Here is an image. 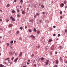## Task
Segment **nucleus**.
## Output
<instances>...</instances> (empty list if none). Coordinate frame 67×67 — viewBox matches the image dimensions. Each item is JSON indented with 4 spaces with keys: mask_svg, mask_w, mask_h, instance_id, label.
Returning <instances> with one entry per match:
<instances>
[{
    "mask_svg": "<svg viewBox=\"0 0 67 67\" xmlns=\"http://www.w3.org/2000/svg\"><path fill=\"white\" fill-rule=\"evenodd\" d=\"M52 52H50V55H52Z\"/></svg>",
    "mask_w": 67,
    "mask_h": 67,
    "instance_id": "nucleus-25",
    "label": "nucleus"
},
{
    "mask_svg": "<svg viewBox=\"0 0 67 67\" xmlns=\"http://www.w3.org/2000/svg\"><path fill=\"white\" fill-rule=\"evenodd\" d=\"M9 58H7L5 59V60H8V59H9Z\"/></svg>",
    "mask_w": 67,
    "mask_h": 67,
    "instance_id": "nucleus-19",
    "label": "nucleus"
},
{
    "mask_svg": "<svg viewBox=\"0 0 67 67\" xmlns=\"http://www.w3.org/2000/svg\"><path fill=\"white\" fill-rule=\"evenodd\" d=\"M14 54H15V52H13V55H14Z\"/></svg>",
    "mask_w": 67,
    "mask_h": 67,
    "instance_id": "nucleus-28",
    "label": "nucleus"
},
{
    "mask_svg": "<svg viewBox=\"0 0 67 67\" xmlns=\"http://www.w3.org/2000/svg\"><path fill=\"white\" fill-rule=\"evenodd\" d=\"M67 31L66 30H65V33H67Z\"/></svg>",
    "mask_w": 67,
    "mask_h": 67,
    "instance_id": "nucleus-41",
    "label": "nucleus"
},
{
    "mask_svg": "<svg viewBox=\"0 0 67 67\" xmlns=\"http://www.w3.org/2000/svg\"><path fill=\"white\" fill-rule=\"evenodd\" d=\"M55 27H56V26H53V28H55Z\"/></svg>",
    "mask_w": 67,
    "mask_h": 67,
    "instance_id": "nucleus-56",
    "label": "nucleus"
},
{
    "mask_svg": "<svg viewBox=\"0 0 67 67\" xmlns=\"http://www.w3.org/2000/svg\"><path fill=\"white\" fill-rule=\"evenodd\" d=\"M55 63H56V64H58V60H56L55 62Z\"/></svg>",
    "mask_w": 67,
    "mask_h": 67,
    "instance_id": "nucleus-12",
    "label": "nucleus"
},
{
    "mask_svg": "<svg viewBox=\"0 0 67 67\" xmlns=\"http://www.w3.org/2000/svg\"><path fill=\"white\" fill-rule=\"evenodd\" d=\"M36 15H40V14H39L38 13H36Z\"/></svg>",
    "mask_w": 67,
    "mask_h": 67,
    "instance_id": "nucleus-37",
    "label": "nucleus"
},
{
    "mask_svg": "<svg viewBox=\"0 0 67 67\" xmlns=\"http://www.w3.org/2000/svg\"><path fill=\"white\" fill-rule=\"evenodd\" d=\"M60 60L61 62L63 61V58L62 57H60Z\"/></svg>",
    "mask_w": 67,
    "mask_h": 67,
    "instance_id": "nucleus-6",
    "label": "nucleus"
},
{
    "mask_svg": "<svg viewBox=\"0 0 67 67\" xmlns=\"http://www.w3.org/2000/svg\"><path fill=\"white\" fill-rule=\"evenodd\" d=\"M34 54H32L31 55V57H33L34 56Z\"/></svg>",
    "mask_w": 67,
    "mask_h": 67,
    "instance_id": "nucleus-36",
    "label": "nucleus"
},
{
    "mask_svg": "<svg viewBox=\"0 0 67 67\" xmlns=\"http://www.w3.org/2000/svg\"><path fill=\"white\" fill-rule=\"evenodd\" d=\"M34 32H36V30L35 28H34Z\"/></svg>",
    "mask_w": 67,
    "mask_h": 67,
    "instance_id": "nucleus-20",
    "label": "nucleus"
},
{
    "mask_svg": "<svg viewBox=\"0 0 67 67\" xmlns=\"http://www.w3.org/2000/svg\"><path fill=\"white\" fill-rule=\"evenodd\" d=\"M23 67H26V66H23Z\"/></svg>",
    "mask_w": 67,
    "mask_h": 67,
    "instance_id": "nucleus-62",
    "label": "nucleus"
},
{
    "mask_svg": "<svg viewBox=\"0 0 67 67\" xmlns=\"http://www.w3.org/2000/svg\"><path fill=\"white\" fill-rule=\"evenodd\" d=\"M20 8L21 9V8H22V7H21V6H20Z\"/></svg>",
    "mask_w": 67,
    "mask_h": 67,
    "instance_id": "nucleus-61",
    "label": "nucleus"
},
{
    "mask_svg": "<svg viewBox=\"0 0 67 67\" xmlns=\"http://www.w3.org/2000/svg\"><path fill=\"white\" fill-rule=\"evenodd\" d=\"M42 14H45V12H42Z\"/></svg>",
    "mask_w": 67,
    "mask_h": 67,
    "instance_id": "nucleus-54",
    "label": "nucleus"
},
{
    "mask_svg": "<svg viewBox=\"0 0 67 67\" xmlns=\"http://www.w3.org/2000/svg\"><path fill=\"white\" fill-rule=\"evenodd\" d=\"M36 16H37L36 15H35L34 16V17L35 18H36Z\"/></svg>",
    "mask_w": 67,
    "mask_h": 67,
    "instance_id": "nucleus-34",
    "label": "nucleus"
},
{
    "mask_svg": "<svg viewBox=\"0 0 67 67\" xmlns=\"http://www.w3.org/2000/svg\"><path fill=\"white\" fill-rule=\"evenodd\" d=\"M39 22H42V20H39Z\"/></svg>",
    "mask_w": 67,
    "mask_h": 67,
    "instance_id": "nucleus-58",
    "label": "nucleus"
},
{
    "mask_svg": "<svg viewBox=\"0 0 67 67\" xmlns=\"http://www.w3.org/2000/svg\"><path fill=\"white\" fill-rule=\"evenodd\" d=\"M29 32H32V31H31V29H29Z\"/></svg>",
    "mask_w": 67,
    "mask_h": 67,
    "instance_id": "nucleus-35",
    "label": "nucleus"
},
{
    "mask_svg": "<svg viewBox=\"0 0 67 67\" xmlns=\"http://www.w3.org/2000/svg\"><path fill=\"white\" fill-rule=\"evenodd\" d=\"M9 21V19L8 18H7L6 20V22H8Z\"/></svg>",
    "mask_w": 67,
    "mask_h": 67,
    "instance_id": "nucleus-7",
    "label": "nucleus"
},
{
    "mask_svg": "<svg viewBox=\"0 0 67 67\" xmlns=\"http://www.w3.org/2000/svg\"><path fill=\"white\" fill-rule=\"evenodd\" d=\"M13 59H14V57H13L12 58H11L12 60H13Z\"/></svg>",
    "mask_w": 67,
    "mask_h": 67,
    "instance_id": "nucleus-42",
    "label": "nucleus"
},
{
    "mask_svg": "<svg viewBox=\"0 0 67 67\" xmlns=\"http://www.w3.org/2000/svg\"><path fill=\"white\" fill-rule=\"evenodd\" d=\"M23 0H21L20 1V3H21V4L23 3Z\"/></svg>",
    "mask_w": 67,
    "mask_h": 67,
    "instance_id": "nucleus-15",
    "label": "nucleus"
},
{
    "mask_svg": "<svg viewBox=\"0 0 67 67\" xmlns=\"http://www.w3.org/2000/svg\"><path fill=\"white\" fill-rule=\"evenodd\" d=\"M40 30H39L37 31V34H40Z\"/></svg>",
    "mask_w": 67,
    "mask_h": 67,
    "instance_id": "nucleus-13",
    "label": "nucleus"
},
{
    "mask_svg": "<svg viewBox=\"0 0 67 67\" xmlns=\"http://www.w3.org/2000/svg\"><path fill=\"white\" fill-rule=\"evenodd\" d=\"M22 52H21L19 54V57H21V56H22Z\"/></svg>",
    "mask_w": 67,
    "mask_h": 67,
    "instance_id": "nucleus-4",
    "label": "nucleus"
},
{
    "mask_svg": "<svg viewBox=\"0 0 67 67\" xmlns=\"http://www.w3.org/2000/svg\"><path fill=\"white\" fill-rule=\"evenodd\" d=\"M52 40H51V39H50L49 40L48 42L50 43V42H52Z\"/></svg>",
    "mask_w": 67,
    "mask_h": 67,
    "instance_id": "nucleus-17",
    "label": "nucleus"
},
{
    "mask_svg": "<svg viewBox=\"0 0 67 67\" xmlns=\"http://www.w3.org/2000/svg\"><path fill=\"white\" fill-rule=\"evenodd\" d=\"M0 30H3V29L2 28H1H1H0Z\"/></svg>",
    "mask_w": 67,
    "mask_h": 67,
    "instance_id": "nucleus-39",
    "label": "nucleus"
},
{
    "mask_svg": "<svg viewBox=\"0 0 67 67\" xmlns=\"http://www.w3.org/2000/svg\"><path fill=\"white\" fill-rule=\"evenodd\" d=\"M60 14H62V11L60 12Z\"/></svg>",
    "mask_w": 67,
    "mask_h": 67,
    "instance_id": "nucleus-52",
    "label": "nucleus"
},
{
    "mask_svg": "<svg viewBox=\"0 0 67 67\" xmlns=\"http://www.w3.org/2000/svg\"><path fill=\"white\" fill-rule=\"evenodd\" d=\"M10 6V4H7V8H9V6Z\"/></svg>",
    "mask_w": 67,
    "mask_h": 67,
    "instance_id": "nucleus-14",
    "label": "nucleus"
},
{
    "mask_svg": "<svg viewBox=\"0 0 67 67\" xmlns=\"http://www.w3.org/2000/svg\"><path fill=\"white\" fill-rule=\"evenodd\" d=\"M12 13H15V11L14 10H12Z\"/></svg>",
    "mask_w": 67,
    "mask_h": 67,
    "instance_id": "nucleus-22",
    "label": "nucleus"
},
{
    "mask_svg": "<svg viewBox=\"0 0 67 67\" xmlns=\"http://www.w3.org/2000/svg\"><path fill=\"white\" fill-rule=\"evenodd\" d=\"M25 11H24L23 10L22 12V13L23 14H25Z\"/></svg>",
    "mask_w": 67,
    "mask_h": 67,
    "instance_id": "nucleus-8",
    "label": "nucleus"
},
{
    "mask_svg": "<svg viewBox=\"0 0 67 67\" xmlns=\"http://www.w3.org/2000/svg\"><path fill=\"white\" fill-rule=\"evenodd\" d=\"M56 40H57V41H58V38H57L56 39Z\"/></svg>",
    "mask_w": 67,
    "mask_h": 67,
    "instance_id": "nucleus-63",
    "label": "nucleus"
},
{
    "mask_svg": "<svg viewBox=\"0 0 67 67\" xmlns=\"http://www.w3.org/2000/svg\"><path fill=\"white\" fill-rule=\"evenodd\" d=\"M9 55L10 56H12V53L9 52Z\"/></svg>",
    "mask_w": 67,
    "mask_h": 67,
    "instance_id": "nucleus-10",
    "label": "nucleus"
},
{
    "mask_svg": "<svg viewBox=\"0 0 67 67\" xmlns=\"http://www.w3.org/2000/svg\"><path fill=\"white\" fill-rule=\"evenodd\" d=\"M58 53V52H55V54H57Z\"/></svg>",
    "mask_w": 67,
    "mask_h": 67,
    "instance_id": "nucleus-48",
    "label": "nucleus"
},
{
    "mask_svg": "<svg viewBox=\"0 0 67 67\" xmlns=\"http://www.w3.org/2000/svg\"><path fill=\"white\" fill-rule=\"evenodd\" d=\"M0 67H3V65H2V64L0 65Z\"/></svg>",
    "mask_w": 67,
    "mask_h": 67,
    "instance_id": "nucleus-30",
    "label": "nucleus"
},
{
    "mask_svg": "<svg viewBox=\"0 0 67 67\" xmlns=\"http://www.w3.org/2000/svg\"><path fill=\"white\" fill-rule=\"evenodd\" d=\"M12 21H15V19L13 18L12 19Z\"/></svg>",
    "mask_w": 67,
    "mask_h": 67,
    "instance_id": "nucleus-21",
    "label": "nucleus"
},
{
    "mask_svg": "<svg viewBox=\"0 0 67 67\" xmlns=\"http://www.w3.org/2000/svg\"><path fill=\"white\" fill-rule=\"evenodd\" d=\"M18 59V58L16 59L14 61V62H17V60Z\"/></svg>",
    "mask_w": 67,
    "mask_h": 67,
    "instance_id": "nucleus-9",
    "label": "nucleus"
},
{
    "mask_svg": "<svg viewBox=\"0 0 67 67\" xmlns=\"http://www.w3.org/2000/svg\"><path fill=\"white\" fill-rule=\"evenodd\" d=\"M34 66H36V64H34Z\"/></svg>",
    "mask_w": 67,
    "mask_h": 67,
    "instance_id": "nucleus-51",
    "label": "nucleus"
},
{
    "mask_svg": "<svg viewBox=\"0 0 67 67\" xmlns=\"http://www.w3.org/2000/svg\"><path fill=\"white\" fill-rule=\"evenodd\" d=\"M60 5V7H63L64 5V3H62Z\"/></svg>",
    "mask_w": 67,
    "mask_h": 67,
    "instance_id": "nucleus-3",
    "label": "nucleus"
},
{
    "mask_svg": "<svg viewBox=\"0 0 67 67\" xmlns=\"http://www.w3.org/2000/svg\"><path fill=\"white\" fill-rule=\"evenodd\" d=\"M17 11L18 12H20V10H19V9H17Z\"/></svg>",
    "mask_w": 67,
    "mask_h": 67,
    "instance_id": "nucleus-38",
    "label": "nucleus"
},
{
    "mask_svg": "<svg viewBox=\"0 0 67 67\" xmlns=\"http://www.w3.org/2000/svg\"><path fill=\"white\" fill-rule=\"evenodd\" d=\"M16 42V41H14V43H15Z\"/></svg>",
    "mask_w": 67,
    "mask_h": 67,
    "instance_id": "nucleus-64",
    "label": "nucleus"
},
{
    "mask_svg": "<svg viewBox=\"0 0 67 67\" xmlns=\"http://www.w3.org/2000/svg\"><path fill=\"white\" fill-rule=\"evenodd\" d=\"M19 40H22V38H21V37H19Z\"/></svg>",
    "mask_w": 67,
    "mask_h": 67,
    "instance_id": "nucleus-46",
    "label": "nucleus"
},
{
    "mask_svg": "<svg viewBox=\"0 0 67 67\" xmlns=\"http://www.w3.org/2000/svg\"><path fill=\"white\" fill-rule=\"evenodd\" d=\"M60 19H62L63 18V16H61L60 17Z\"/></svg>",
    "mask_w": 67,
    "mask_h": 67,
    "instance_id": "nucleus-40",
    "label": "nucleus"
},
{
    "mask_svg": "<svg viewBox=\"0 0 67 67\" xmlns=\"http://www.w3.org/2000/svg\"><path fill=\"white\" fill-rule=\"evenodd\" d=\"M32 20H31L30 21V22H32Z\"/></svg>",
    "mask_w": 67,
    "mask_h": 67,
    "instance_id": "nucleus-57",
    "label": "nucleus"
},
{
    "mask_svg": "<svg viewBox=\"0 0 67 67\" xmlns=\"http://www.w3.org/2000/svg\"><path fill=\"white\" fill-rule=\"evenodd\" d=\"M20 30H22L23 29V27H20Z\"/></svg>",
    "mask_w": 67,
    "mask_h": 67,
    "instance_id": "nucleus-31",
    "label": "nucleus"
},
{
    "mask_svg": "<svg viewBox=\"0 0 67 67\" xmlns=\"http://www.w3.org/2000/svg\"><path fill=\"white\" fill-rule=\"evenodd\" d=\"M58 37H59L60 36V34H59L58 35Z\"/></svg>",
    "mask_w": 67,
    "mask_h": 67,
    "instance_id": "nucleus-43",
    "label": "nucleus"
},
{
    "mask_svg": "<svg viewBox=\"0 0 67 67\" xmlns=\"http://www.w3.org/2000/svg\"><path fill=\"white\" fill-rule=\"evenodd\" d=\"M51 48L52 50H53L54 49V45H52V46H51Z\"/></svg>",
    "mask_w": 67,
    "mask_h": 67,
    "instance_id": "nucleus-2",
    "label": "nucleus"
},
{
    "mask_svg": "<svg viewBox=\"0 0 67 67\" xmlns=\"http://www.w3.org/2000/svg\"><path fill=\"white\" fill-rule=\"evenodd\" d=\"M1 21H2V20L1 19H0V21L1 22Z\"/></svg>",
    "mask_w": 67,
    "mask_h": 67,
    "instance_id": "nucleus-50",
    "label": "nucleus"
},
{
    "mask_svg": "<svg viewBox=\"0 0 67 67\" xmlns=\"http://www.w3.org/2000/svg\"><path fill=\"white\" fill-rule=\"evenodd\" d=\"M64 3H65V4H66V1H64Z\"/></svg>",
    "mask_w": 67,
    "mask_h": 67,
    "instance_id": "nucleus-53",
    "label": "nucleus"
},
{
    "mask_svg": "<svg viewBox=\"0 0 67 67\" xmlns=\"http://www.w3.org/2000/svg\"><path fill=\"white\" fill-rule=\"evenodd\" d=\"M27 26H26L25 27V29H27Z\"/></svg>",
    "mask_w": 67,
    "mask_h": 67,
    "instance_id": "nucleus-49",
    "label": "nucleus"
},
{
    "mask_svg": "<svg viewBox=\"0 0 67 67\" xmlns=\"http://www.w3.org/2000/svg\"><path fill=\"white\" fill-rule=\"evenodd\" d=\"M17 17L18 18H19V17H20V15H19V14H18L17 15Z\"/></svg>",
    "mask_w": 67,
    "mask_h": 67,
    "instance_id": "nucleus-27",
    "label": "nucleus"
},
{
    "mask_svg": "<svg viewBox=\"0 0 67 67\" xmlns=\"http://www.w3.org/2000/svg\"><path fill=\"white\" fill-rule=\"evenodd\" d=\"M15 56H17L18 55V54L16 53H15Z\"/></svg>",
    "mask_w": 67,
    "mask_h": 67,
    "instance_id": "nucleus-33",
    "label": "nucleus"
},
{
    "mask_svg": "<svg viewBox=\"0 0 67 67\" xmlns=\"http://www.w3.org/2000/svg\"><path fill=\"white\" fill-rule=\"evenodd\" d=\"M53 36H56V34H53Z\"/></svg>",
    "mask_w": 67,
    "mask_h": 67,
    "instance_id": "nucleus-45",
    "label": "nucleus"
},
{
    "mask_svg": "<svg viewBox=\"0 0 67 67\" xmlns=\"http://www.w3.org/2000/svg\"><path fill=\"white\" fill-rule=\"evenodd\" d=\"M54 67H57V65H54Z\"/></svg>",
    "mask_w": 67,
    "mask_h": 67,
    "instance_id": "nucleus-32",
    "label": "nucleus"
},
{
    "mask_svg": "<svg viewBox=\"0 0 67 67\" xmlns=\"http://www.w3.org/2000/svg\"><path fill=\"white\" fill-rule=\"evenodd\" d=\"M62 46H59V48H60V49H61V48H62Z\"/></svg>",
    "mask_w": 67,
    "mask_h": 67,
    "instance_id": "nucleus-47",
    "label": "nucleus"
},
{
    "mask_svg": "<svg viewBox=\"0 0 67 67\" xmlns=\"http://www.w3.org/2000/svg\"><path fill=\"white\" fill-rule=\"evenodd\" d=\"M30 37H32L33 38H35V36L33 35H31L30 36Z\"/></svg>",
    "mask_w": 67,
    "mask_h": 67,
    "instance_id": "nucleus-5",
    "label": "nucleus"
},
{
    "mask_svg": "<svg viewBox=\"0 0 67 67\" xmlns=\"http://www.w3.org/2000/svg\"><path fill=\"white\" fill-rule=\"evenodd\" d=\"M9 43H7L6 44V45H7V47H8V46H9Z\"/></svg>",
    "mask_w": 67,
    "mask_h": 67,
    "instance_id": "nucleus-29",
    "label": "nucleus"
},
{
    "mask_svg": "<svg viewBox=\"0 0 67 67\" xmlns=\"http://www.w3.org/2000/svg\"><path fill=\"white\" fill-rule=\"evenodd\" d=\"M16 0H14V2H16Z\"/></svg>",
    "mask_w": 67,
    "mask_h": 67,
    "instance_id": "nucleus-55",
    "label": "nucleus"
},
{
    "mask_svg": "<svg viewBox=\"0 0 67 67\" xmlns=\"http://www.w3.org/2000/svg\"><path fill=\"white\" fill-rule=\"evenodd\" d=\"M27 65H29V63H28V62H27Z\"/></svg>",
    "mask_w": 67,
    "mask_h": 67,
    "instance_id": "nucleus-59",
    "label": "nucleus"
},
{
    "mask_svg": "<svg viewBox=\"0 0 67 67\" xmlns=\"http://www.w3.org/2000/svg\"><path fill=\"white\" fill-rule=\"evenodd\" d=\"M8 62L9 63H10V64H12L13 63L12 62Z\"/></svg>",
    "mask_w": 67,
    "mask_h": 67,
    "instance_id": "nucleus-26",
    "label": "nucleus"
},
{
    "mask_svg": "<svg viewBox=\"0 0 67 67\" xmlns=\"http://www.w3.org/2000/svg\"><path fill=\"white\" fill-rule=\"evenodd\" d=\"M19 31H17L16 32V34H19Z\"/></svg>",
    "mask_w": 67,
    "mask_h": 67,
    "instance_id": "nucleus-18",
    "label": "nucleus"
},
{
    "mask_svg": "<svg viewBox=\"0 0 67 67\" xmlns=\"http://www.w3.org/2000/svg\"><path fill=\"white\" fill-rule=\"evenodd\" d=\"M28 60V62H30V61H31V60Z\"/></svg>",
    "mask_w": 67,
    "mask_h": 67,
    "instance_id": "nucleus-60",
    "label": "nucleus"
},
{
    "mask_svg": "<svg viewBox=\"0 0 67 67\" xmlns=\"http://www.w3.org/2000/svg\"><path fill=\"white\" fill-rule=\"evenodd\" d=\"M40 59L41 60H43L44 59L43 58H40Z\"/></svg>",
    "mask_w": 67,
    "mask_h": 67,
    "instance_id": "nucleus-11",
    "label": "nucleus"
},
{
    "mask_svg": "<svg viewBox=\"0 0 67 67\" xmlns=\"http://www.w3.org/2000/svg\"><path fill=\"white\" fill-rule=\"evenodd\" d=\"M10 43H13V41H10Z\"/></svg>",
    "mask_w": 67,
    "mask_h": 67,
    "instance_id": "nucleus-44",
    "label": "nucleus"
},
{
    "mask_svg": "<svg viewBox=\"0 0 67 67\" xmlns=\"http://www.w3.org/2000/svg\"><path fill=\"white\" fill-rule=\"evenodd\" d=\"M44 7V6L43 5H41V7L42 8H43Z\"/></svg>",
    "mask_w": 67,
    "mask_h": 67,
    "instance_id": "nucleus-23",
    "label": "nucleus"
},
{
    "mask_svg": "<svg viewBox=\"0 0 67 67\" xmlns=\"http://www.w3.org/2000/svg\"><path fill=\"white\" fill-rule=\"evenodd\" d=\"M13 18V17L12 16H11L10 18V19H12Z\"/></svg>",
    "mask_w": 67,
    "mask_h": 67,
    "instance_id": "nucleus-24",
    "label": "nucleus"
},
{
    "mask_svg": "<svg viewBox=\"0 0 67 67\" xmlns=\"http://www.w3.org/2000/svg\"><path fill=\"white\" fill-rule=\"evenodd\" d=\"M12 26V24H9V26H10V27H11Z\"/></svg>",
    "mask_w": 67,
    "mask_h": 67,
    "instance_id": "nucleus-16",
    "label": "nucleus"
},
{
    "mask_svg": "<svg viewBox=\"0 0 67 67\" xmlns=\"http://www.w3.org/2000/svg\"><path fill=\"white\" fill-rule=\"evenodd\" d=\"M49 63V60H46L45 62V65H48V63Z\"/></svg>",
    "mask_w": 67,
    "mask_h": 67,
    "instance_id": "nucleus-1",
    "label": "nucleus"
}]
</instances>
